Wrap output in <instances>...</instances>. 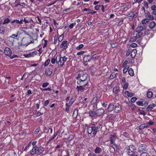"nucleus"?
Segmentation results:
<instances>
[{"label": "nucleus", "mask_w": 156, "mask_h": 156, "mask_svg": "<svg viewBox=\"0 0 156 156\" xmlns=\"http://www.w3.org/2000/svg\"><path fill=\"white\" fill-rule=\"evenodd\" d=\"M77 80V83L79 85L83 84L87 79V74L83 72L80 73L76 78Z\"/></svg>", "instance_id": "nucleus-1"}, {"label": "nucleus", "mask_w": 156, "mask_h": 156, "mask_svg": "<svg viewBox=\"0 0 156 156\" xmlns=\"http://www.w3.org/2000/svg\"><path fill=\"white\" fill-rule=\"evenodd\" d=\"M146 25H144L143 26H138L136 29V31L137 33V37H140L143 35L142 31L146 29Z\"/></svg>", "instance_id": "nucleus-2"}, {"label": "nucleus", "mask_w": 156, "mask_h": 156, "mask_svg": "<svg viewBox=\"0 0 156 156\" xmlns=\"http://www.w3.org/2000/svg\"><path fill=\"white\" fill-rule=\"evenodd\" d=\"M136 148L133 145H130L127 148L126 152L127 154L129 155H134L135 153Z\"/></svg>", "instance_id": "nucleus-3"}, {"label": "nucleus", "mask_w": 156, "mask_h": 156, "mask_svg": "<svg viewBox=\"0 0 156 156\" xmlns=\"http://www.w3.org/2000/svg\"><path fill=\"white\" fill-rule=\"evenodd\" d=\"M87 132L89 134H92L94 136L96 134L97 131H96L95 127L92 126L91 127H88L87 128Z\"/></svg>", "instance_id": "nucleus-4"}, {"label": "nucleus", "mask_w": 156, "mask_h": 156, "mask_svg": "<svg viewBox=\"0 0 156 156\" xmlns=\"http://www.w3.org/2000/svg\"><path fill=\"white\" fill-rule=\"evenodd\" d=\"M58 57L59 58L58 61H57L56 63H60V66H62L64 65V62H66L68 59V57H66L65 56H64L62 57H61L60 56H58Z\"/></svg>", "instance_id": "nucleus-5"}, {"label": "nucleus", "mask_w": 156, "mask_h": 156, "mask_svg": "<svg viewBox=\"0 0 156 156\" xmlns=\"http://www.w3.org/2000/svg\"><path fill=\"white\" fill-rule=\"evenodd\" d=\"M69 44L67 41H64L62 42L61 44L60 45L61 48H62V50H66L68 47Z\"/></svg>", "instance_id": "nucleus-6"}, {"label": "nucleus", "mask_w": 156, "mask_h": 156, "mask_svg": "<svg viewBox=\"0 0 156 156\" xmlns=\"http://www.w3.org/2000/svg\"><path fill=\"white\" fill-rule=\"evenodd\" d=\"M126 16L129 17L133 18L135 17H136L137 16V12L135 13L134 12L129 11L127 13Z\"/></svg>", "instance_id": "nucleus-7"}, {"label": "nucleus", "mask_w": 156, "mask_h": 156, "mask_svg": "<svg viewBox=\"0 0 156 156\" xmlns=\"http://www.w3.org/2000/svg\"><path fill=\"white\" fill-rule=\"evenodd\" d=\"M4 53L6 55L10 57L12 55V51L10 48L6 47L4 49Z\"/></svg>", "instance_id": "nucleus-8"}, {"label": "nucleus", "mask_w": 156, "mask_h": 156, "mask_svg": "<svg viewBox=\"0 0 156 156\" xmlns=\"http://www.w3.org/2000/svg\"><path fill=\"white\" fill-rule=\"evenodd\" d=\"M109 139V140L110 141L111 144H114V143L115 142L116 139L115 134H114L113 135H110Z\"/></svg>", "instance_id": "nucleus-9"}, {"label": "nucleus", "mask_w": 156, "mask_h": 156, "mask_svg": "<svg viewBox=\"0 0 156 156\" xmlns=\"http://www.w3.org/2000/svg\"><path fill=\"white\" fill-rule=\"evenodd\" d=\"M145 16L146 18H148L147 19H149V20H153L154 19L153 16L151 15L149 12L145 13Z\"/></svg>", "instance_id": "nucleus-10"}, {"label": "nucleus", "mask_w": 156, "mask_h": 156, "mask_svg": "<svg viewBox=\"0 0 156 156\" xmlns=\"http://www.w3.org/2000/svg\"><path fill=\"white\" fill-rule=\"evenodd\" d=\"M96 112V114L97 116L102 115L104 113L105 111L103 109L100 108L97 110Z\"/></svg>", "instance_id": "nucleus-11"}, {"label": "nucleus", "mask_w": 156, "mask_h": 156, "mask_svg": "<svg viewBox=\"0 0 156 156\" xmlns=\"http://www.w3.org/2000/svg\"><path fill=\"white\" fill-rule=\"evenodd\" d=\"M23 19L21 20L20 21L19 20H16L12 21L11 23L12 24V25H16V23L20 24H22L23 23Z\"/></svg>", "instance_id": "nucleus-12"}, {"label": "nucleus", "mask_w": 156, "mask_h": 156, "mask_svg": "<svg viewBox=\"0 0 156 156\" xmlns=\"http://www.w3.org/2000/svg\"><path fill=\"white\" fill-rule=\"evenodd\" d=\"M156 106V105L154 103H152L148 106L146 109V110L147 111H151Z\"/></svg>", "instance_id": "nucleus-13"}, {"label": "nucleus", "mask_w": 156, "mask_h": 156, "mask_svg": "<svg viewBox=\"0 0 156 156\" xmlns=\"http://www.w3.org/2000/svg\"><path fill=\"white\" fill-rule=\"evenodd\" d=\"M35 147V150H36V154H38L41 153L44 151V149L42 147Z\"/></svg>", "instance_id": "nucleus-14"}, {"label": "nucleus", "mask_w": 156, "mask_h": 156, "mask_svg": "<svg viewBox=\"0 0 156 156\" xmlns=\"http://www.w3.org/2000/svg\"><path fill=\"white\" fill-rule=\"evenodd\" d=\"M114 107V111L116 112L120 111L121 109V106L118 104H116Z\"/></svg>", "instance_id": "nucleus-15"}, {"label": "nucleus", "mask_w": 156, "mask_h": 156, "mask_svg": "<svg viewBox=\"0 0 156 156\" xmlns=\"http://www.w3.org/2000/svg\"><path fill=\"white\" fill-rule=\"evenodd\" d=\"M137 50L136 49H133L131 52L130 56L132 58H134L136 55Z\"/></svg>", "instance_id": "nucleus-16"}, {"label": "nucleus", "mask_w": 156, "mask_h": 156, "mask_svg": "<svg viewBox=\"0 0 156 156\" xmlns=\"http://www.w3.org/2000/svg\"><path fill=\"white\" fill-rule=\"evenodd\" d=\"M148 127V126H147V125L145 123L141 124L139 127H138V129L139 130H142L145 128H147Z\"/></svg>", "instance_id": "nucleus-17"}, {"label": "nucleus", "mask_w": 156, "mask_h": 156, "mask_svg": "<svg viewBox=\"0 0 156 156\" xmlns=\"http://www.w3.org/2000/svg\"><path fill=\"white\" fill-rule=\"evenodd\" d=\"M102 149L98 147H96L94 149V151L95 154H99L102 152Z\"/></svg>", "instance_id": "nucleus-18"}, {"label": "nucleus", "mask_w": 156, "mask_h": 156, "mask_svg": "<svg viewBox=\"0 0 156 156\" xmlns=\"http://www.w3.org/2000/svg\"><path fill=\"white\" fill-rule=\"evenodd\" d=\"M82 85H83V88L84 90H86L87 89L89 88L90 87V86L88 84V82L86 81L84 82L83 84H82Z\"/></svg>", "instance_id": "nucleus-19"}, {"label": "nucleus", "mask_w": 156, "mask_h": 156, "mask_svg": "<svg viewBox=\"0 0 156 156\" xmlns=\"http://www.w3.org/2000/svg\"><path fill=\"white\" fill-rule=\"evenodd\" d=\"M96 112H94L92 111H90L89 112V115L91 117L96 118L97 117Z\"/></svg>", "instance_id": "nucleus-20"}, {"label": "nucleus", "mask_w": 156, "mask_h": 156, "mask_svg": "<svg viewBox=\"0 0 156 156\" xmlns=\"http://www.w3.org/2000/svg\"><path fill=\"white\" fill-rule=\"evenodd\" d=\"M114 106L112 103H110L108 107V111L111 112L114 110Z\"/></svg>", "instance_id": "nucleus-21"}, {"label": "nucleus", "mask_w": 156, "mask_h": 156, "mask_svg": "<svg viewBox=\"0 0 156 156\" xmlns=\"http://www.w3.org/2000/svg\"><path fill=\"white\" fill-rule=\"evenodd\" d=\"M45 74L48 76H50L52 73L51 69L50 68L47 69L45 71Z\"/></svg>", "instance_id": "nucleus-22"}, {"label": "nucleus", "mask_w": 156, "mask_h": 156, "mask_svg": "<svg viewBox=\"0 0 156 156\" xmlns=\"http://www.w3.org/2000/svg\"><path fill=\"white\" fill-rule=\"evenodd\" d=\"M90 56L88 55H85L83 57V61L84 62H90V58H89Z\"/></svg>", "instance_id": "nucleus-23"}, {"label": "nucleus", "mask_w": 156, "mask_h": 156, "mask_svg": "<svg viewBox=\"0 0 156 156\" xmlns=\"http://www.w3.org/2000/svg\"><path fill=\"white\" fill-rule=\"evenodd\" d=\"M156 25V23L154 21L151 22L149 25V27L151 29L154 28Z\"/></svg>", "instance_id": "nucleus-24"}, {"label": "nucleus", "mask_w": 156, "mask_h": 156, "mask_svg": "<svg viewBox=\"0 0 156 156\" xmlns=\"http://www.w3.org/2000/svg\"><path fill=\"white\" fill-rule=\"evenodd\" d=\"M128 73L131 76H133L134 75L133 70L132 68H129Z\"/></svg>", "instance_id": "nucleus-25"}, {"label": "nucleus", "mask_w": 156, "mask_h": 156, "mask_svg": "<svg viewBox=\"0 0 156 156\" xmlns=\"http://www.w3.org/2000/svg\"><path fill=\"white\" fill-rule=\"evenodd\" d=\"M5 27L4 26H2L0 28V33L4 34L5 33Z\"/></svg>", "instance_id": "nucleus-26"}, {"label": "nucleus", "mask_w": 156, "mask_h": 156, "mask_svg": "<svg viewBox=\"0 0 156 156\" xmlns=\"http://www.w3.org/2000/svg\"><path fill=\"white\" fill-rule=\"evenodd\" d=\"M76 89H77V90L78 91L84 90L83 85H80V86H77Z\"/></svg>", "instance_id": "nucleus-27"}, {"label": "nucleus", "mask_w": 156, "mask_h": 156, "mask_svg": "<svg viewBox=\"0 0 156 156\" xmlns=\"http://www.w3.org/2000/svg\"><path fill=\"white\" fill-rule=\"evenodd\" d=\"M98 98L97 97H95L93 98L92 100L91 101V104H94L97 101H98Z\"/></svg>", "instance_id": "nucleus-28"}, {"label": "nucleus", "mask_w": 156, "mask_h": 156, "mask_svg": "<svg viewBox=\"0 0 156 156\" xmlns=\"http://www.w3.org/2000/svg\"><path fill=\"white\" fill-rule=\"evenodd\" d=\"M35 147H34L33 149L30 151V154L32 155H33L34 154H36V150H35Z\"/></svg>", "instance_id": "nucleus-29"}, {"label": "nucleus", "mask_w": 156, "mask_h": 156, "mask_svg": "<svg viewBox=\"0 0 156 156\" xmlns=\"http://www.w3.org/2000/svg\"><path fill=\"white\" fill-rule=\"evenodd\" d=\"M119 87L117 86L114 87L113 90V92L115 94L119 92Z\"/></svg>", "instance_id": "nucleus-30"}, {"label": "nucleus", "mask_w": 156, "mask_h": 156, "mask_svg": "<svg viewBox=\"0 0 156 156\" xmlns=\"http://www.w3.org/2000/svg\"><path fill=\"white\" fill-rule=\"evenodd\" d=\"M117 75L118 74L117 73H115L114 72L112 73L110 75V78H111V79H113L114 78L116 77Z\"/></svg>", "instance_id": "nucleus-31"}, {"label": "nucleus", "mask_w": 156, "mask_h": 156, "mask_svg": "<svg viewBox=\"0 0 156 156\" xmlns=\"http://www.w3.org/2000/svg\"><path fill=\"white\" fill-rule=\"evenodd\" d=\"M149 19L147 18L144 19L142 20L141 23L145 25L147 23L149 22Z\"/></svg>", "instance_id": "nucleus-32"}, {"label": "nucleus", "mask_w": 156, "mask_h": 156, "mask_svg": "<svg viewBox=\"0 0 156 156\" xmlns=\"http://www.w3.org/2000/svg\"><path fill=\"white\" fill-rule=\"evenodd\" d=\"M147 96L149 98H151L153 96L152 92L151 91H148L147 93Z\"/></svg>", "instance_id": "nucleus-33"}, {"label": "nucleus", "mask_w": 156, "mask_h": 156, "mask_svg": "<svg viewBox=\"0 0 156 156\" xmlns=\"http://www.w3.org/2000/svg\"><path fill=\"white\" fill-rule=\"evenodd\" d=\"M78 114V111L77 110H75L74 111L73 114V117L74 118H76Z\"/></svg>", "instance_id": "nucleus-34"}, {"label": "nucleus", "mask_w": 156, "mask_h": 156, "mask_svg": "<svg viewBox=\"0 0 156 156\" xmlns=\"http://www.w3.org/2000/svg\"><path fill=\"white\" fill-rule=\"evenodd\" d=\"M10 21V19L8 18H6L4 20L2 23L3 24H5L9 23Z\"/></svg>", "instance_id": "nucleus-35"}, {"label": "nucleus", "mask_w": 156, "mask_h": 156, "mask_svg": "<svg viewBox=\"0 0 156 156\" xmlns=\"http://www.w3.org/2000/svg\"><path fill=\"white\" fill-rule=\"evenodd\" d=\"M112 147L114 149L115 151H117L118 149V146L115 144H113L112 146Z\"/></svg>", "instance_id": "nucleus-36"}, {"label": "nucleus", "mask_w": 156, "mask_h": 156, "mask_svg": "<svg viewBox=\"0 0 156 156\" xmlns=\"http://www.w3.org/2000/svg\"><path fill=\"white\" fill-rule=\"evenodd\" d=\"M140 37H137V34H136V36H134L133 37H132V38H131L130 39V41L133 42H134L135 41H136V39L138 38H139Z\"/></svg>", "instance_id": "nucleus-37"}, {"label": "nucleus", "mask_w": 156, "mask_h": 156, "mask_svg": "<svg viewBox=\"0 0 156 156\" xmlns=\"http://www.w3.org/2000/svg\"><path fill=\"white\" fill-rule=\"evenodd\" d=\"M58 55H57V56H56V59L55 58H52L51 59V63L52 64H55V62H57V58H58Z\"/></svg>", "instance_id": "nucleus-38"}, {"label": "nucleus", "mask_w": 156, "mask_h": 156, "mask_svg": "<svg viewBox=\"0 0 156 156\" xmlns=\"http://www.w3.org/2000/svg\"><path fill=\"white\" fill-rule=\"evenodd\" d=\"M140 156H150L149 154L146 152H142Z\"/></svg>", "instance_id": "nucleus-39"}, {"label": "nucleus", "mask_w": 156, "mask_h": 156, "mask_svg": "<svg viewBox=\"0 0 156 156\" xmlns=\"http://www.w3.org/2000/svg\"><path fill=\"white\" fill-rule=\"evenodd\" d=\"M74 137L73 135H70L69 137L67 139V140L69 141H71Z\"/></svg>", "instance_id": "nucleus-40"}, {"label": "nucleus", "mask_w": 156, "mask_h": 156, "mask_svg": "<svg viewBox=\"0 0 156 156\" xmlns=\"http://www.w3.org/2000/svg\"><path fill=\"white\" fill-rule=\"evenodd\" d=\"M64 37V35L63 34H62L60 36H59L58 38V41L59 42H61L62 41V40L63 39Z\"/></svg>", "instance_id": "nucleus-41"}, {"label": "nucleus", "mask_w": 156, "mask_h": 156, "mask_svg": "<svg viewBox=\"0 0 156 156\" xmlns=\"http://www.w3.org/2000/svg\"><path fill=\"white\" fill-rule=\"evenodd\" d=\"M128 83L127 82L125 83H124L123 86V88L124 89H126L128 87Z\"/></svg>", "instance_id": "nucleus-42"}, {"label": "nucleus", "mask_w": 156, "mask_h": 156, "mask_svg": "<svg viewBox=\"0 0 156 156\" xmlns=\"http://www.w3.org/2000/svg\"><path fill=\"white\" fill-rule=\"evenodd\" d=\"M144 7L146 8L147 9L148 8V4L147 2L145 1L144 2Z\"/></svg>", "instance_id": "nucleus-43"}, {"label": "nucleus", "mask_w": 156, "mask_h": 156, "mask_svg": "<svg viewBox=\"0 0 156 156\" xmlns=\"http://www.w3.org/2000/svg\"><path fill=\"white\" fill-rule=\"evenodd\" d=\"M50 60L49 59H48L44 63V66H46L48 65L49 64V63L50 62Z\"/></svg>", "instance_id": "nucleus-44"}, {"label": "nucleus", "mask_w": 156, "mask_h": 156, "mask_svg": "<svg viewBox=\"0 0 156 156\" xmlns=\"http://www.w3.org/2000/svg\"><path fill=\"white\" fill-rule=\"evenodd\" d=\"M83 45L82 44H80L79 46L77 47L76 48L77 50H80L83 47Z\"/></svg>", "instance_id": "nucleus-45"}, {"label": "nucleus", "mask_w": 156, "mask_h": 156, "mask_svg": "<svg viewBox=\"0 0 156 156\" xmlns=\"http://www.w3.org/2000/svg\"><path fill=\"white\" fill-rule=\"evenodd\" d=\"M130 92H129L128 91H126L124 92V94H126V95H127L129 97H131V95L130 94Z\"/></svg>", "instance_id": "nucleus-46"}, {"label": "nucleus", "mask_w": 156, "mask_h": 156, "mask_svg": "<svg viewBox=\"0 0 156 156\" xmlns=\"http://www.w3.org/2000/svg\"><path fill=\"white\" fill-rule=\"evenodd\" d=\"M36 18L37 19L38 21H39L38 22H37V23L40 24H41V19L38 16H37L36 17Z\"/></svg>", "instance_id": "nucleus-47"}, {"label": "nucleus", "mask_w": 156, "mask_h": 156, "mask_svg": "<svg viewBox=\"0 0 156 156\" xmlns=\"http://www.w3.org/2000/svg\"><path fill=\"white\" fill-rule=\"evenodd\" d=\"M136 104L137 105L142 106L144 105V104L143 103L142 101H138L136 102Z\"/></svg>", "instance_id": "nucleus-48"}, {"label": "nucleus", "mask_w": 156, "mask_h": 156, "mask_svg": "<svg viewBox=\"0 0 156 156\" xmlns=\"http://www.w3.org/2000/svg\"><path fill=\"white\" fill-rule=\"evenodd\" d=\"M151 9L153 10V11H156V6L155 5H153L151 6Z\"/></svg>", "instance_id": "nucleus-49"}, {"label": "nucleus", "mask_w": 156, "mask_h": 156, "mask_svg": "<svg viewBox=\"0 0 156 156\" xmlns=\"http://www.w3.org/2000/svg\"><path fill=\"white\" fill-rule=\"evenodd\" d=\"M96 55V54H94V55H93V56L90 58V60H93V59H96L98 57V56H95Z\"/></svg>", "instance_id": "nucleus-50"}, {"label": "nucleus", "mask_w": 156, "mask_h": 156, "mask_svg": "<svg viewBox=\"0 0 156 156\" xmlns=\"http://www.w3.org/2000/svg\"><path fill=\"white\" fill-rule=\"evenodd\" d=\"M137 100V98L136 97H133L131 99V101L132 102H134Z\"/></svg>", "instance_id": "nucleus-51"}, {"label": "nucleus", "mask_w": 156, "mask_h": 156, "mask_svg": "<svg viewBox=\"0 0 156 156\" xmlns=\"http://www.w3.org/2000/svg\"><path fill=\"white\" fill-rule=\"evenodd\" d=\"M23 21L25 22V24L30 23V20H27L26 18H24V19Z\"/></svg>", "instance_id": "nucleus-52"}, {"label": "nucleus", "mask_w": 156, "mask_h": 156, "mask_svg": "<svg viewBox=\"0 0 156 156\" xmlns=\"http://www.w3.org/2000/svg\"><path fill=\"white\" fill-rule=\"evenodd\" d=\"M49 100H47L45 101L44 103V105L45 106H47L49 104Z\"/></svg>", "instance_id": "nucleus-53"}, {"label": "nucleus", "mask_w": 156, "mask_h": 156, "mask_svg": "<svg viewBox=\"0 0 156 156\" xmlns=\"http://www.w3.org/2000/svg\"><path fill=\"white\" fill-rule=\"evenodd\" d=\"M137 46V44L135 43H133L131 45V47L132 48H135Z\"/></svg>", "instance_id": "nucleus-54"}, {"label": "nucleus", "mask_w": 156, "mask_h": 156, "mask_svg": "<svg viewBox=\"0 0 156 156\" xmlns=\"http://www.w3.org/2000/svg\"><path fill=\"white\" fill-rule=\"evenodd\" d=\"M128 68H126V67H125L123 70V73L124 74H125L127 71H128Z\"/></svg>", "instance_id": "nucleus-55"}, {"label": "nucleus", "mask_w": 156, "mask_h": 156, "mask_svg": "<svg viewBox=\"0 0 156 156\" xmlns=\"http://www.w3.org/2000/svg\"><path fill=\"white\" fill-rule=\"evenodd\" d=\"M48 83H43L42 85V87H46L48 85Z\"/></svg>", "instance_id": "nucleus-56"}, {"label": "nucleus", "mask_w": 156, "mask_h": 156, "mask_svg": "<svg viewBox=\"0 0 156 156\" xmlns=\"http://www.w3.org/2000/svg\"><path fill=\"white\" fill-rule=\"evenodd\" d=\"M123 135L126 137H127L129 136V134L126 132H124Z\"/></svg>", "instance_id": "nucleus-57"}, {"label": "nucleus", "mask_w": 156, "mask_h": 156, "mask_svg": "<svg viewBox=\"0 0 156 156\" xmlns=\"http://www.w3.org/2000/svg\"><path fill=\"white\" fill-rule=\"evenodd\" d=\"M84 52H85L84 51H81L80 52H77V55H82L84 53Z\"/></svg>", "instance_id": "nucleus-58"}, {"label": "nucleus", "mask_w": 156, "mask_h": 156, "mask_svg": "<svg viewBox=\"0 0 156 156\" xmlns=\"http://www.w3.org/2000/svg\"><path fill=\"white\" fill-rule=\"evenodd\" d=\"M43 113H41V112L38 111L37 112L36 115H37V116L38 117V116H40L41 115H43Z\"/></svg>", "instance_id": "nucleus-59"}, {"label": "nucleus", "mask_w": 156, "mask_h": 156, "mask_svg": "<svg viewBox=\"0 0 156 156\" xmlns=\"http://www.w3.org/2000/svg\"><path fill=\"white\" fill-rule=\"evenodd\" d=\"M89 156H97V155L94 153H90L89 154Z\"/></svg>", "instance_id": "nucleus-60"}, {"label": "nucleus", "mask_w": 156, "mask_h": 156, "mask_svg": "<svg viewBox=\"0 0 156 156\" xmlns=\"http://www.w3.org/2000/svg\"><path fill=\"white\" fill-rule=\"evenodd\" d=\"M148 124L150 125H153L154 124V122L150 120L148 122Z\"/></svg>", "instance_id": "nucleus-61"}, {"label": "nucleus", "mask_w": 156, "mask_h": 156, "mask_svg": "<svg viewBox=\"0 0 156 156\" xmlns=\"http://www.w3.org/2000/svg\"><path fill=\"white\" fill-rule=\"evenodd\" d=\"M32 94L31 91L30 90H27V95L29 96L30 94Z\"/></svg>", "instance_id": "nucleus-62"}, {"label": "nucleus", "mask_w": 156, "mask_h": 156, "mask_svg": "<svg viewBox=\"0 0 156 156\" xmlns=\"http://www.w3.org/2000/svg\"><path fill=\"white\" fill-rule=\"evenodd\" d=\"M19 4L22 7H24L25 5V4L24 2L19 3Z\"/></svg>", "instance_id": "nucleus-63"}, {"label": "nucleus", "mask_w": 156, "mask_h": 156, "mask_svg": "<svg viewBox=\"0 0 156 156\" xmlns=\"http://www.w3.org/2000/svg\"><path fill=\"white\" fill-rule=\"evenodd\" d=\"M127 63H128L127 60H125L124 61V62L123 64V66H125L126 65H127Z\"/></svg>", "instance_id": "nucleus-64"}]
</instances>
